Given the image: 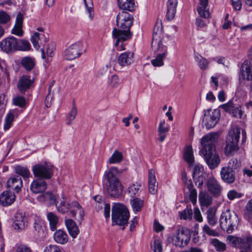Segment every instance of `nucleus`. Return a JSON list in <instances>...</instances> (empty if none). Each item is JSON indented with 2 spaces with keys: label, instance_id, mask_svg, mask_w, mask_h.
<instances>
[{
  "label": "nucleus",
  "instance_id": "36",
  "mask_svg": "<svg viewBox=\"0 0 252 252\" xmlns=\"http://www.w3.org/2000/svg\"><path fill=\"white\" fill-rule=\"evenodd\" d=\"M217 209L210 207L207 211V219L208 222L211 225L214 226L217 223V218L216 216Z\"/></svg>",
  "mask_w": 252,
  "mask_h": 252
},
{
  "label": "nucleus",
  "instance_id": "45",
  "mask_svg": "<svg viewBox=\"0 0 252 252\" xmlns=\"http://www.w3.org/2000/svg\"><path fill=\"white\" fill-rule=\"evenodd\" d=\"M141 185L139 183H136L133 184L128 187V192L131 197H134L138 196L140 192V188Z\"/></svg>",
  "mask_w": 252,
  "mask_h": 252
},
{
  "label": "nucleus",
  "instance_id": "62",
  "mask_svg": "<svg viewBox=\"0 0 252 252\" xmlns=\"http://www.w3.org/2000/svg\"><path fill=\"white\" fill-rule=\"evenodd\" d=\"M11 32L12 33L19 36H22L23 34L22 26L15 24L14 27L12 30Z\"/></svg>",
  "mask_w": 252,
  "mask_h": 252
},
{
  "label": "nucleus",
  "instance_id": "10",
  "mask_svg": "<svg viewBox=\"0 0 252 252\" xmlns=\"http://www.w3.org/2000/svg\"><path fill=\"white\" fill-rule=\"evenodd\" d=\"M190 235L188 229L180 228L178 229L176 233L172 236V241L174 245L179 248L186 247L189 242Z\"/></svg>",
  "mask_w": 252,
  "mask_h": 252
},
{
  "label": "nucleus",
  "instance_id": "9",
  "mask_svg": "<svg viewBox=\"0 0 252 252\" xmlns=\"http://www.w3.org/2000/svg\"><path fill=\"white\" fill-rule=\"evenodd\" d=\"M34 176L37 178L43 180L50 179L53 175V166L50 163H38L32 168Z\"/></svg>",
  "mask_w": 252,
  "mask_h": 252
},
{
  "label": "nucleus",
  "instance_id": "11",
  "mask_svg": "<svg viewBox=\"0 0 252 252\" xmlns=\"http://www.w3.org/2000/svg\"><path fill=\"white\" fill-rule=\"evenodd\" d=\"M220 111L216 109L208 110L204 114L202 123L207 129L214 127L219 121Z\"/></svg>",
  "mask_w": 252,
  "mask_h": 252
},
{
  "label": "nucleus",
  "instance_id": "6",
  "mask_svg": "<svg viewBox=\"0 0 252 252\" xmlns=\"http://www.w3.org/2000/svg\"><path fill=\"white\" fill-rule=\"evenodd\" d=\"M129 212L126 207L121 204H115L112 209L113 225L124 226L127 223Z\"/></svg>",
  "mask_w": 252,
  "mask_h": 252
},
{
  "label": "nucleus",
  "instance_id": "56",
  "mask_svg": "<svg viewBox=\"0 0 252 252\" xmlns=\"http://www.w3.org/2000/svg\"><path fill=\"white\" fill-rule=\"evenodd\" d=\"M227 196L229 200H233L234 199L241 197L242 194L235 189H232L228 192Z\"/></svg>",
  "mask_w": 252,
  "mask_h": 252
},
{
  "label": "nucleus",
  "instance_id": "3",
  "mask_svg": "<svg viewBox=\"0 0 252 252\" xmlns=\"http://www.w3.org/2000/svg\"><path fill=\"white\" fill-rule=\"evenodd\" d=\"M56 206L58 212L62 214L69 212L71 216L75 215L74 209L77 208L79 211L78 220L80 222H81L83 219L84 211L80 204L76 201H71L67 197H65L63 194H62L61 197H59V200H58L56 204Z\"/></svg>",
  "mask_w": 252,
  "mask_h": 252
},
{
  "label": "nucleus",
  "instance_id": "41",
  "mask_svg": "<svg viewBox=\"0 0 252 252\" xmlns=\"http://www.w3.org/2000/svg\"><path fill=\"white\" fill-rule=\"evenodd\" d=\"M123 159V155L122 153L115 150L112 156L108 160L110 164H117L120 163Z\"/></svg>",
  "mask_w": 252,
  "mask_h": 252
},
{
  "label": "nucleus",
  "instance_id": "40",
  "mask_svg": "<svg viewBox=\"0 0 252 252\" xmlns=\"http://www.w3.org/2000/svg\"><path fill=\"white\" fill-rule=\"evenodd\" d=\"M47 217L49 221L50 227L52 231L57 228V225L59 222V218L53 212H49L47 215Z\"/></svg>",
  "mask_w": 252,
  "mask_h": 252
},
{
  "label": "nucleus",
  "instance_id": "58",
  "mask_svg": "<svg viewBox=\"0 0 252 252\" xmlns=\"http://www.w3.org/2000/svg\"><path fill=\"white\" fill-rule=\"evenodd\" d=\"M196 186L200 189H201L205 181V175L197 176V177L193 178Z\"/></svg>",
  "mask_w": 252,
  "mask_h": 252
},
{
  "label": "nucleus",
  "instance_id": "52",
  "mask_svg": "<svg viewBox=\"0 0 252 252\" xmlns=\"http://www.w3.org/2000/svg\"><path fill=\"white\" fill-rule=\"evenodd\" d=\"M86 10L89 13V18L92 19L94 17V13L93 10V1L92 0H84Z\"/></svg>",
  "mask_w": 252,
  "mask_h": 252
},
{
  "label": "nucleus",
  "instance_id": "64",
  "mask_svg": "<svg viewBox=\"0 0 252 252\" xmlns=\"http://www.w3.org/2000/svg\"><path fill=\"white\" fill-rule=\"evenodd\" d=\"M165 121L163 120L160 121L159 126L158 128V133H165L169 130V128L168 127L165 126Z\"/></svg>",
  "mask_w": 252,
  "mask_h": 252
},
{
  "label": "nucleus",
  "instance_id": "39",
  "mask_svg": "<svg viewBox=\"0 0 252 252\" xmlns=\"http://www.w3.org/2000/svg\"><path fill=\"white\" fill-rule=\"evenodd\" d=\"M130 204L134 213L139 212L144 207V201L141 199L135 197L130 201Z\"/></svg>",
  "mask_w": 252,
  "mask_h": 252
},
{
  "label": "nucleus",
  "instance_id": "42",
  "mask_svg": "<svg viewBox=\"0 0 252 252\" xmlns=\"http://www.w3.org/2000/svg\"><path fill=\"white\" fill-rule=\"evenodd\" d=\"M14 110H11L6 115L4 123L3 124V128L5 130H7L11 126L12 123L14 120Z\"/></svg>",
  "mask_w": 252,
  "mask_h": 252
},
{
  "label": "nucleus",
  "instance_id": "24",
  "mask_svg": "<svg viewBox=\"0 0 252 252\" xmlns=\"http://www.w3.org/2000/svg\"><path fill=\"white\" fill-rule=\"evenodd\" d=\"M23 186V182L21 178L19 176H14L10 178L7 182V187L16 192H18Z\"/></svg>",
  "mask_w": 252,
  "mask_h": 252
},
{
  "label": "nucleus",
  "instance_id": "26",
  "mask_svg": "<svg viewBox=\"0 0 252 252\" xmlns=\"http://www.w3.org/2000/svg\"><path fill=\"white\" fill-rule=\"evenodd\" d=\"M178 0H168L167 2L166 18L168 20H173L176 13Z\"/></svg>",
  "mask_w": 252,
  "mask_h": 252
},
{
  "label": "nucleus",
  "instance_id": "43",
  "mask_svg": "<svg viewBox=\"0 0 252 252\" xmlns=\"http://www.w3.org/2000/svg\"><path fill=\"white\" fill-rule=\"evenodd\" d=\"M243 215L244 218L248 220V221L251 222L252 221V199L250 200L243 211Z\"/></svg>",
  "mask_w": 252,
  "mask_h": 252
},
{
  "label": "nucleus",
  "instance_id": "18",
  "mask_svg": "<svg viewBox=\"0 0 252 252\" xmlns=\"http://www.w3.org/2000/svg\"><path fill=\"white\" fill-rule=\"evenodd\" d=\"M206 185L208 191L213 196L218 197L220 195L222 188L214 177L207 180Z\"/></svg>",
  "mask_w": 252,
  "mask_h": 252
},
{
  "label": "nucleus",
  "instance_id": "1",
  "mask_svg": "<svg viewBox=\"0 0 252 252\" xmlns=\"http://www.w3.org/2000/svg\"><path fill=\"white\" fill-rule=\"evenodd\" d=\"M133 21V16L126 11L119 12L116 19L117 28H114L113 30V37L118 38L119 40H127L130 39L132 34L130 29Z\"/></svg>",
  "mask_w": 252,
  "mask_h": 252
},
{
  "label": "nucleus",
  "instance_id": "59",
  "mask_svg": "<svg viewBox=\"0 0 252 252\" xmlns=\"http://www.w3.org/2000/svg\"><path fill=\"white\" fill-rule=\"evenodd\" d=\"M10 20V16L5 11H0V24H5Z\"/></svg>",
  "mask_w": 252,
  "mask_h": 252
},
{
  "label": "nucleus",
  "instance_id": "30",
  "mask_svg": "<svg viewBox=\"0 0 252 252\" xmlns=\"http://www.w3.org/2000/svg\"><path fill=\"white\" fill-rule=\"evenodd\" d=\"M149 190L153 194L156 193L158 188V183L155 176V172L153 169H150L149 171Z\"/></svg>",
  "mask_w": 252,
  "mask_h": 252
},
{
  "label": "nucleus",
  "instance_id": "28",
  "mask_svg": "<svg viewBox=\"0 0 252 252\" xmlns=\"http://www.w3.org/2000/svg\"><path fill=\"white\" fill-rule=\"evenodd\" d=\"M59 196H55L52 193L50 192H46L38 196L37 197V200L40 202H48L51 205H56L58 200H59Z\"/></svg>",
  "mask_w": 252,
  "mask_h": 252
},
{
  "label": "nucleus",
  "instance_id": "8",
  "mask_svg": "<svg viewBox=\"0 0 252 252\" xmlns=\"http://www.w3.org/2000/svg\"><path fill=\"white\" fill-rule=\"evenodd\" d=\"M240 134V129L238 127H233L229 131L224 148V153L226 156H232L238 150Z\"/></svg>",
  "mask_w": 252,
  "mask_h": 252
},
{
  "label": "nucleus",
  "instance_id": "31",
  "mask_svg": "<svg viewBox=\"0 0 252 252\" xmlns=\"http://www.w3.org/2000/svg\"><path fill=\"white\" fill-rule=\"evenodd\" d=\"M35 233L40 237H43L46 234L45 227L43 221L40 218H36L33 226Z\"/></svg>",
  "mask_w": 252,
  "mask_h": 252
},
{
  "label": "nucleus",
  "instance_id": "27",
  "mask_svg": "<svg viewBox=\"0 0 252 252\" xmlns=\"http://www.w3.org/2000/svg\"><path fill=\"white\" fill-rule=\"evenodd\" d=\"M65 225L69 235L75 238L79 233V229L76 222L71 219H67L65 221Z\"/></svg>",
  "mask_w": 252,
  "mask_h": 252
},
{
  "label": "nucleus",
  "instance_id": "25",
  "mask_svg": "<svg viewBox=\"0 0 252 252\" xmlns=\"http://www.w3.org/2000/svg\"><path fill=\"white\" fill-rule=\"evenodd\" d=\"M133 53L127 52L122 53L118 58V62L122 66H128L133 62Z\"/></svg>",
  "mask_w": 252,
  "mask_h": 252
},
{
  "label": "nucleus",
  "instance_id": "60",
  "mask_svg": "<svg viewBox=\"0 0 252 252\" xmlns=\"http://www.w3.org/2000/svg\"><path fill=\"white\" fill-rule=\"evenodd\" d=\"M152 248L154 252H162L161 242L159 239H155L152 245Z\"/></svg>",
  "mask_w": 252,
  "mask_h": 252
},
{
  "label": "nucleus",
  "instance_id": "55",
  "mask_svg": "<svg viewBox=\"0 0 252 252\" xmlns=\"http://www.w3.org/2000/svg\"><path fill=\"white\" fill-rule=\"evenodd\" d=\"M14 252H32L31 249L24 244L16 245L14 248Z\"/></svg>",
  "mask_w": 252,
  "mask_h": 252
},
{
  "label": "nucleus",
  "instance_id": "61",
  "mask_svg": "<svg viewBox=\"0 0 252 252\" xmlns=\"http://www.w3.org/2000/svg\"><path fill=\"white\" fill-rule=\"evenodd\" d=\"M43 252H62L59 247L55 245H50L44 249Z\"/></svg>",
  "mask_w": 252,
  "mask_h": 252
},
{
  "label": "nucleus",
  "instance_id": "17",
  "mask_svg": "<svg viewBox=\"0 0 252 252\" xmlns=\"http://www.w3.org/2000/svg\"><path fill=\"white\" fill-rule=\"evenodd\" d=\"M28 220L25 213L17 212L15 214L13 227L14 229L18 231L25 230L28 226Z\"/></svg>",
  "mask_w": 252,
  "mask_h": 252
},
{
  "label": "nucleus",
  "instance_id": "29",
  "mask_svg": "<svg viewBox=\"0 0 252 252\" xmlns=\"http://www.w3.org/2000/svg\"><path fill=\"white\" fill-rule=\"evenodd\" d=\"M222 108L226 112L231 113L234 117H242V111L238 108L236 107L232 101H229L228 103L221 106Z\"/></svg>",
  "mask_w": 252,
  "mask_h": 252
},
{
  "label": "nucleus",
  "instance_id": "54",
  "mask_svg": "<svg viewBox=\"0 0 252 252\" xmlns=\"http://www.w3.org/2000/svg\"><path fill=\"white\" fill-rule=\"evenodd\" d=\"M13 103L20 107H23L26 105V100L24 97L21 96H16L13 99Z\"/></svg>",
  "mask_w": 252,
  "mask_h": 252
},
{
  "label": "nucleus",
  "instance_id": "48",
  "mask_svg": "<svg viewBox=\"0 0 252 252\" xmlns=\"http://www.w3.org/2000/svg\"><path fill=\"white\" fill-rule=\"evenodd\" d=\"M211 243L218 252H223L226 249L225 244L224 243L220 241L217 239L215 238L212 239Z\"/></svg>",
  "mask_w": 252,
  "mask_h": 252
},
{
  "label": "nucleus",
  "instance_id": "57",
  "mask_svg": "<svg viewBox=\"0 0 252 252\" xmlns=\"http://www.w3.org/2000/svg\"><path fill=\"white\" fill-rule=\"evenodd\" d=\"M180 214L181 219H190L192 214V210L191 209L186 208L184 211L181 212Z\"/></svg>",
  "mask_w": 252,
  "mask_h": 252
},
{
  "label": "nucleus",
  "instance_id": "19",
  "mask_svg": "<svg viewBox=\"0 0 252 252\" xmlns=\"http://www.w3.org/2000/svg\"><path fill=\"white\" fill-rule=\"evenodd\" d=\"M162 27L161 21H157L154 28V32L153 35V40L152 45L157 48L158 44H162Z\"/></svg>",
  "mask_w": 252,
  "mask_h": 252
},
{
  "label": "nucleus",
  "instance_id": "63",
  "mask_svg": "<svg viewBox=\"0 0 252 252\" xmlns=\"http://www.w3.org/2000/svg\"><path fill=\"white\" fill-rule=\"evenodd\" d=\"M203 230L204 232L210 236H215L218 235V232L214 230L211 229L207 224L204 225L203 228Z\"/></svg>",
  "mask_w": 252,
  "mask_h": 252
},
{
  "label": "nucleus",
  "instance_id": "47",
  "mask_svg": "<svg viewBox=\"0 0 252 252\" xmlns=\"http://www.w3.org/2000/svg\"><path fill=\"white\" fill-rule=\"evenodd\" d=\"M16 173L22 176L24 179L30 177L31 173L29 170L25 167L17 166L15 168Z\"/></svg>",
  "mask_w": 252,
  "mask_h": 252
},
{
  "label": "nucleus",
  "instance_id": "37",
  "mask_svg": "<svg viewBox=\"0 0 252 252\" xmlns=\"http://www.w3.org/2000/svg\"><path fill=\"white\" fill-rule=\"evenodd\" d=\"M21 64L27 71H31L35 66L34 59L30 57H26L21 60Z\"/></svg>",
  "mask_w": 252,
  "mask_h": 252
},
{
  "label": "nucleus",
  "instance_id": "15",
  "mask_svg": "<svg viewBox=\"0 0 252 252\" xmlns=\"http://www.w3.org/2000/svg\"><path fill=\"white\" fill-rule=\"evenodd\" d=\"M18 39L11 36L3 38L0 42V48L3 52L10 54L17 51Z\"/></svg>",
  "mask_w": 252,
  "mask_h": 252
},
{
  "label": "nucleus",
  "instance_id": "7",
  "mask_svg": "<svg viewBox=\"0 0 252 252\" xmlns=\"http://www.w3.org/2000/svg\"><path fill=\"white\" fill-rule=\"evenodd\" d=\"M240 162L236 158L231 159L227 165L222 167L220 171L221 179L227 184L233 183L236 179L235 170L240 167Z\"/></svg>",
  "mask_w": 252,
  "mask_h": 252
},
{
  "label": "nucleus",
  "instance_id": "21",
  "mask_svg": "<svg viewBox=\"0 0 252 252\" xmlns=\"http://www.w3.org/2000/svg\"><path fill=\"white\" fill-rule=\"evenodd\" d=\"M252 65L250 61H246L242 64L240 76L244 80L251 81L252 80Z\"/></svg>",
  "mask_w": 252,
  "mask_h": 252
},
{
  "label": "nucleus",
  "instance_id": "20",
  "mask_svg": "<svg viewBox=\"0 0 252 252\" xmlns=\"http://www.w3.org/2000/svg\"><path fill=\"white\" fill-rule=\"evenodd\" d=\"M47 183L42 178L33 180L30 186L31 191L35 194L43 193L47 189Z\"/></svg>",
  "mask_w": 252,
  "mask_h": 252
},
{
  "label": "nucleus",
  "instance_id": "34",
  "mask_svg": "<svg viewBox=\"0 0 252 252\" xmlns=\"http://www.w3.org/2000/svg\"><path fill=\"white\" fill-rule=\"evenodd\" d=\"M54 239L57 243L64 244L68 241V236L65 231L59 229L54 233Z\"/></svg>",
  "mask_w": 252,
  "mask_h": 252
},
{
  "label": "nucleus",
  "instance_id": "14",
  "mask_svg": "<svg viewBox=\"0 0 252 252\" xmlns=\"http://www.w3.org/2000/svg\"><path fill=\"white\" fill-rule=\"evenodd\" d=\"M201 153L207 164L211 169H215L220 164V158L216 150H204L203 152Z\"/></svg>",
  "mask_w": 252,
  "mask_h": 252
},
{
  "label": "nucleus",
  "instance_id": "38",
  "mask_svg": "<svg viewBox=\"0 0 252 252\" xmlns=\"http://www.w3.org/2000/svg\"><path fill=\"white\" fill-rule=\"evenodd\" d=\"M186 186L189 191V198L190 201L193 204H195L196 202L197 198V191L194 188L193 185L191 181L189 180L188 182H186Z\"/></svg>",
  "mask_w": 252,
  "mask_h": 252
},
{
  "label": "nucleus",
  "instance_id": "4",
  "mask_svg": "<svg viewBox=\"0 0 252 252\" xmlns=\"http://www.w3.org/2000/svg\"><path fill=\"white\" fill-rule=\"evenodd\" d=\"M226 240L232 247L239 249V252H252V234L250 232L243 234L241 237L228 235Z\"/></svg>",
  "mask_w": 252,
  "mask_h": 252
},
{
  "label": "nucleus",
  "instance_id": "35",
  "mask_svg": "<svg viewBox=\"0 0 252 252\" xmlns=\"http://www.w3.org/2000/svg\"><path fill=\"white\" fill-rule=\"evenodd\" d=\"M199 201L201 206L208 207L212 204V198L205 191H201L199 194Z\"/></svg>",
  "mask_w": 252,
  "mask_h": 252
},
{
  "label": "nucleus",
  "instance_id": "2",
  "mask_svg": "<svg viewBox=\"0 0 252 252\" xmlns=\"http://www.w3.org/2000/svg\"><path fill=\"white\" fill-rule=\"evenodd\" d=\"M122 173L116 167H111L104 174L103 184L108 194L113 197H118L123 192V186L119 176Z\"/></svg>",
  "mask_w": 252,
  "mask_h": 252
},
{
  "label": "nucleus",
  "instance_id": "22",
  "mask_svg": "<svg viewBox=\"0 0 252 252\" xmlns=\"http://www.w3.org/2000/svg\"><path fill=\"white\" fill-rule=\"evenodd\" d=\"M34 82L29 75H23L19 80L17 87L21 93L26 92L32 85Z\"/></svg>",
  "mask_w": 252,
  "mask_h": 252
},
{
  "label": "nucleus",
  "instance_id": "5",
  "mask_svg": "<svg viewBox=\"0 0 252 252\" xmlns=\"http://www.w3.org/2000/svg\"><path fill=\"white\" fill-rule=\"evenodd\" d=\"M239 222L237 215L229 210L223 212L220 219V228L228 234L232 233L235 229H237Z\"/></svg>",
  "mask_w": 252,
  "mask_h": 252
},
{
  "label": "nucleus",
  "instance_id": "12",
  "mask_svg": "<svg viewBox=\"0 0 252 252\" xmlns=\"http://www.w3.org/2000/svg\"><path fill=\"white\" fill-rule=\"evenodd\" d=\"M219 138V134L217 132H210L203 136L201 139L202 148L200 152L204 150L211 151L216 150V143Z\"/></svg>",
  "mask_w": 252,
  "mask_h": 252
},
{
  "label": "nucleus",
  "instance_id": "16",
  "mask_svg": "<svg viewBox=\"0 0 252 252\" xmlns=\"http://www.w3.org/2000/svg\"><path fill=\"white\" fill-rule=\"evenodd\" d=\"M83 50V44L80 42H75L70 45L64 52L66 60H72L79 57Z\"/></svg>",
  "mask_w": 252,
  "mask_h": 252
},
{
  "label": "nucleus",
  "instance_id": "13",
  "mask_svg": "<svg viewBox=\"0 0 252 252\" xmlns=\"http://www.w3.org/2000/svg\"><path fill=\"white\" fill-rule=\"evenodd\" d=\"M153 51L157 56L156 58L151 60V63L154 66H160L163 65V60L165 58L167 54V48L166 46L163 44H158L157 48L152 45Z\"/></svg>",
  "mask_w": 252,
  "mask_h": 252
},
{
  "label": "nucleus",
  "instance_id": "33",
  "mask_svg": "<svg viewBox=\"0 0 252 252\" xmlns=\"http://www.w3.org/2000/svg\"><path fill=\"white\" fill-rule=\"evenodd\" d=\"M119 7L124 10L133 11L135 7L134 0H117Z\"/></svg>",
  "mask_w": 252,
  "mask_h": 252
},
{
  "label": "nucleus",
  "instance_id": "46",
  "mask_svg": "<svg viewBox=\"0 0 252 252\" xmlns=\"http://www.w3.org/2000/svg\"><path fill=\"white\" fill-rule=\"evenodd\" d=\"M195 59L201 69L204 70L208 68L209 62L206 58L198 55L195 56Z\"/></svg>",
  "mask_w": 252,
  "mask_h": 252
},
{
  "label": "nucleus",
  "instance_id": "51",
  "mask_svg": "<svg viewBox=\"0 0 252 252\" xmlns=\"http://www.w3.org/2000/svg\"><path fill=\"white\" fill-rule=\"evenodd\" d=\"M42 34L38 32H35L31 37V41L33 47L36 49H38L40 47L39 41L40 40V36Z\"/></svg>",
  "mask_w": 252,
  "mask_h": 252
},
{
  "label": "nucleus",
  "instance_id": "32",
  "mask_svg": "<svg viewBox=\"0 0 252 252\" xmlns=\"http://www.w3.org/2000/svg\"><path fill=\"white\" fill-rule=\"evenodd\" d=\"M209 0H199V6L197 8V12L199 15L202 18H208L210 13L207 7L208 5Z\"/></svg>",
  "mask_w": 252,
  "mask_h": 252
},
{
  "label": "nucleus",
  "instance_id": "23",
  "mask_svg": "<svg viewBox=\"0 0 252 252\" xmlns=\"http://www.w3.org/2000/svg\"><path fill=\"white\" fill-rule=\"evenodd\" d=\"M15 198L13 192L4 191L0 195V204L3 206H9L14 203Z\"/></svg>",
  "mask_w": 252,
  "mask_h": 252
},
{
  "label": "nucleus",
  "instance_id": "49",
  "mask_svg": "<svg viewBox=\"0 0 252 252\" xmlns=\"http://www.w3.org/2000/svg\"><path fill=\"white\" fill-rule=\"evenodd\" d=\"M31 49V44L30 42L26 40H18L17 50L23 51H29Z\"/></svg>",
  "mask_w": 252,
  "mask_h": 252
},
{
  "label": "nucleus",
  "instance_id": "44",
  "mask_svg": "<svg viewBox=\"0 0 252 252\" xmlns=\"http://www.w3.org/2000/svg\"><path fill=\"white\" fill-rule=\"evenodd\" d=\"M184 158L185 160L189 163L191 164L194 161L193 151L191 146H188L186 147Z\"/></svg>",
  "mask_w": 252,
  "mask_h": 252
},
{
  "label": "nucleus",
  "instance_id": "53",
  "mask_svg": "<svg viewBox=\"0 0 252 252\" xmlns=\"http://www.w3.org/2000/svg\"><path fill=\"white\" fill-rule=\"evenodd\" d=\"M205 175L203 167L199 164H196L193 168L192 174L193 178L197 177V176Z\"/></svg>",
  "mask_w": 252,
  "mask_h": 252
},
{
  "label": "nucleus",
  "instance_id": "50",
  "mask_svg": "<svg viewBox=\"0 0 252 252\" xmlns=\"http://www.w3.org/2000/svg\"><path fill=\"white\" fill-rule=\"evenodd\" d=\"M77 114V108L75 106V102H73V106L71 110L68 114L67 120V124L68 125H71L72 121L75 119Z\"/></svg>",
  "mask_w": 252,
  "mask_h": 252
}]
</instances>
